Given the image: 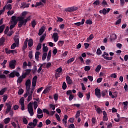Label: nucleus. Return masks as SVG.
I'll return each instance as SVG.
<instances>
[{
  "instance_id": "40",
  "label": "nucleus",
  "mask_w": 128,
  "mask_h": 128,
  "mask_svg": "<svg viewBox=\"0 0 128 128\" xmlns=\"http://www.w3.org/2000/svg\"><path fill=\"white\" fill-rule=\"evenodd\" d=\"M25 71H26L25 74L27 76H28V74H30V72H32V70L26 69L25 70Z\"/></svg>"
},
{
  "instance_id": "35",
  "label": "nucleus",
  "mask_w": 128,
  "mask_h": 128,
  "mask_svg": "<svg viewBox=\"0 0 128 128\" xmlns=\"http://www.w3.org/2000/svg\"><path fill=\"white\" fill-rule=\"evenodd\" d=\"M5 26H6L4 24L0 26V34H2V32H4V30Z\"/></svg>"
},
{
  "instance_id": "50",
  "label": "nucleus",
  "mask_w": 128,
  "mask_h": 128,
  "mask_svg": "<svg viewBox=\"0 0 128 128\" xmlns=\"http://www.w3.org/2000/svg\"><path fill=\"white\" fill-rule=\"evenodd\" d=\"M48 46L42 48L43 52H48Z\"/></svg>"
},
{
  "instance_id": "64",
  "label": "nucleus",
  "mask_w": 128,
  "mask_h": 128,
  "mask_svg": "<svg viewBox=\"0 0 128 128\" xmlns=\"http://www.w3.org/2000/svg\"><path fill=\"white\" fill-rule=\"evenodd\" d=\"M62 72V68L60 67L59 68H57L56 70V72Z\"/></svg>"
},
{
  "instance_id": "8",
  "label": "nucleus",
  "mask_w": 128,
  "mask_h": 128,
  "mask_svg": "<svg viewBox=\"0 0 128 128\" xmlns=\"http://www.w3.org/2000/svg\"><path fill=\"white\" fill-rule=\"evenodd\" d=\"M58 34L56 32H54L53 34L52 38H54V42H58Z\"/></svg>"
},
{
  "instance_id": "62",
  "label": "nucleus",
  "mask_w": 128,
  "mask_h": 128,
  "mask_svg": "<svg viewBox=\"0 0 128 128\" xmlns=\"http://www.w3.org/2000/svg\"><path fill=\"white\" fill-rule=\"evenodd\" d=\"M50 66H52V63L50 62H48L46 64V68H50Z\"/></svg>"
},
{
  "instance_id": "13",
  "label": "nucleus",
  "mask_w": 128,
  "mask_h": 128,
  "mask_svg": "<svg viewBox=\"0 0 128 128\" xmlns=\"http://www.w3.org/2000/svg\"><path fill=\"white\" fill-rule=\"evenodd\" d=\"M116 34H113L110 36V42H114L116 40Z\"/></svg>"
},
{
  "instance_id": "14",
  "label": "nucleus",
  "mask_w": 128,
  "mask_h": 128,
  "mask_svg": "<svg viewBox=\"0 0 128 128\" xmlns=\"http://www.w3.org/2000/svg\"><path fill=\"white\" fill-rule=\"evenodd\" d=\"M4 42H6V38L2 37L0 38V46H4Z\"/></svg>"
},
{
  "instance_id": "38",
  "label": "nucleus",
  "mask_w": 128,
  "mask_h": 128,
  "mask_svg": "<svg viewBox=\"0 0 128 128\" xmlns=\"http://www.w3.org/2000/svg\"><path fill=\"white\" fill-rule=\"evenodd\" d=\"M12 8V4H8L6 6V10H10Z\"/></svg>"
},
{
  "instance_id": "42",
  "label": "nucleus",
  "mask_w": 128,
  "mask_h": 128,
  "mask_svg": "<svg viewBox=\"0 0 128 128\" xmlns=\"http://www.w3.org/2000/svg\"><path fill=\"white\" fill-rule=\"evenodd\" d=\"M18 22L24 21V16L18 18Z\"/></svg>"
},
{
  "instance_id": "28",
  "label": "nucleus",
  "mask_w": 128,
  "mask_h": 128,
  "mask_svg": "<svg viewBox=\"0 0 128 128\" xmlns=\"http://www.w3.org/2000/svg\"><path fill=\"white\" fill-rule=\"evenodd\" d=\"M66 88H68V86H66V82H63L62 85V90H66Z\"/></svg>"
},
{
  "instance_id": "18",
  "label": "nucleus",
  "mask_w": 128,
  "mask_h": 128,
  "mask_svg": "<svg viewBox=\"0 0 128 128\" xmlns=\"http://www.w3.org/2000/svg\"><path fill=\"white\" fill-rule=\"evenodd\" d=\"M46 36V34H44L40 36V42H42L44 40Z\"/></svg>"
},
{
  "instance_id": "30",
  "label": "nucleus",
  "mask_w": 128,
  "mask_h": 128,
  "mask_svg": "<svg viewBox=\"0 0 128 128\" xmlns=\"http://www.w3.org/2000/svg\"><path fill=\"white\" fill-rule=\"evenodd\" d=\"M64 40H59L58 42V46H64Z\"/></svg>"
},
{
  "instance_id": "24",
  "label": "nucleus",
  "mask_w": 128,
  "mask_h": 128,
  "mask_svg": "<svg viewBox=\"0 0 128 128\" xmlns=\"http://www.w3.org/2000/svg\"><path fill=\"white\" fill-rule=\"evenodd\" d=\"M32 82H30V79H28L26 82L25 86H30Z\"/></svg>"
},
{
  "instance_id": "27",
  "label": "nucleus",
  "mask_w": 128,
  "mask_h": 128,
  "mask_svg": "<svg viewBox=\"0 0 128 128\" xmlns=\"http://www.w3.org/2000/svg\"><path fill=\"white\" fill-rule=\"evenodd\" d=\"M22 80H24V78H22V76H20V77L18 78V79L17 80V82L18 84H22Z\"/></svg>"
},
{
  "instance_id": "52",
  "label": "nucleus",
  "mask_w": 128,
  "mask_h": 128,
  "mask_svg": "<svg viewBox=\"0 0 128 128\" xmlns=\"http://www.w3.org/2000/svg\"><path fill=\"white\" fill-rule=\"evenodd\" d=\"M0 78H6V75L2 74V71H0Z\"/></svg>"
},
{
  "instance_id": "11",
  "label": "nucleus",
  "mask_w": 128,
  "mask_h": 128,
  "mask_svg": "<svg viewBox=\"0 0 128 128\" xmlns=\"http://www.w3.org/2000/svg\"><path fill=\"white\" fill-rule=\"evenodd\" d=\"M26 23L25 21H19L18 23V28H22L23 26H26Z\"/></svg>"
},
{
  "instance_id": "51",
  "label": "nucleus",
  "mask_w": 128,
  "mask_h": 128,
  "mask_svg": "<svg viewBox=\"0 0 128 128\" xmlns=\"http://www.w3.org/2000/svg\"><path fill=\"white\" fill-rule=\"evenodd\" d=\"M96 54H98V55H100V54H102V50H100V48H98L97 49Z\"/></svg>"
},
{
  "instance_id": "7",
  "label": "nucleus",
  "mask_w": 128,
  "mask_h": 128,
  "mask_svg": "<svg viewBox=\"0 0 128 128\" xmlns=\"http://www.w3.org/2000/svg\"><path fill=\"white\" fill-rule=\"evenodd\" d=\"M38 120L34 119L33 120V122H30L28 123V126H36V124H38Z\"/></svg>"
},
{
  "instance_id": "16",
  "label": "nucleus",
  "mask_w": 128,
  "mask_h": 128,
  "mask_svg": "<svg viewBox=\"0 0 128 128\" xmlns=\"http://www.w3.org/2000/svg\"><path fill=\"white\" fill-rule=\"evenodd\" d=\"M40 52H36L35 53V58L36 60L38 61V58H40Z\"/></svg>"
},
{
  "instance_id": "1",
  "label": "nucleus",
  "mask_w": 128,
  "mask_h": 128,
  "mask_svg": "<svg viewBox=\"0 0 128 128\" xmlns=\"http://www.w3.org/2000/svg\"><path fill=\"white\" fill-rule=\"evenodd\" d=\"M18 24V20H16V16H13L11 18V24L10 27V30H12Z\"/></svg>"
},
{
  "instance_id": "29",
  "label": "nucleus",
  "mask_w": 128,
  "mask_h": 128,
  "mask_svg": "<svg viewBox=\"0 0 128 128\" xmlns=\"http://www.w3.org/2000/svg\"><path fill=\"white\" fill-rule=\"evenodd\" d=\"M102 68V66L100 64H99L97 66L96 69L95 70V71L96 72H98L100 70V69Z\"/></svg>"
},
{
  "instance_id": "48",
  "label": "nucleus",
  "mask_w": 128,
  "mask_h": 128,
  "mask_svg": "<svg viewBox=\"0 0 128 128\" xmlns=\"http://www.w3.org/2000/svg\"><path fill=\"white\" fill-rule=\"evenodd\" d=\"M14 14V10H11L10 12V10H8L7 12L8 16H12V14Z\"/></svg>"
},
{
  "instance_id": "3",
  "label": "nucleus",
  "mask_w": 128,
  "mask_h": 128,
  "mask_svg": "<svg viewBox=\"0 0 128 128\" xmlns=\"http://www.w3.org/2000/svg\"><path fill=\"white\" fill-rule=\"evenodd\" d=\"M20 76V72H18L16 70H14L9 74V78H14L15 76H17L18 78Z\"/></svg>"
},
{
  "instance_id": "19",
  "label": "nucleus",
  "mask_w": 128,
  "mask_h": 128,
  "mask_svg": "<svg viewBox=\"0 0 128 128\" xmlns=\"http://www.w3.org/2000/svg\"><path fill=\"white\" fill-rule=\"evenodd\" d=\"M68 115L65 114L64 116V118L62 119L63 122H64L65 124H66L68 122Z\"/></svg>"
},
{
  "instance_id": "6",
  "label": "nucleus",
  "mask_w": 128,
  "mask_h": 128,
  "mask_svg": "<svg viewBox=\"0 0 128 128\" xmlns=\"http://www.w3.org/2000/svg\"><path fill=\"white\" fill-rule=\"evenodd\" d=\"M110 8H108L106 10V8H104L102 10H100L99 11L100 14H102L104 16H106V14H108L110 11Z\"/></svg>"
},
{
  "instance_id": "37",
  "label": "nucleus",
  "mask_w": 128,
  "mask_h": 128,
  "mask_svg": "<svg viewBox=\"0 0 128 128\" xmlns=\"http://www.w3.org/2000/svg\"><path fill=\"white\" fill-rule=\"evenodd\" d=\"M24 90H23L22 88H20L18 90V94L19 96H22V94H24Z\"/></svg>"
},
{
  "instance_id": "17",
  "label": "nucleus",
  "mask_w": 128,
  "mask_h": 128,
  "mask_svg": "<svg viewBox=\"0 0 128 128\" xmlns=\"http://www.w3.org/2000/svg\"><path fill=\"white\" fill-rule=\"evenodd\" d=\"M5 52L7 54H14V50H8V48H5Z\"/></svg>"
},
{
  "instance_id": "22",
  "label": "nucleus",
  "mask_w": 128,
  "mask_h": 128,
  "mask_svg": "<svg viewBox=\"0 0 128 128\" xmlns=\"http://www.w3.org/2000/svg\"><path fill=\"white\" fill-rule=\"evenodd\" d=\"M6 90H8V88H2V90H0V96H2V94H4V92H6Z\"/></svg>"
},
{
  "instance_id": "56",
  "label": "nucleus",
  "mask_w": 128,
  "mask_h": 128,
  "mask_svg": "<svg viewBox=\"0 0 128 128\" xmlns=\"http://www.w3.org/2000/svg\"><path fill=\"white\" fill-rule=\"evenodd\" d=\"M86 24H92V21L88 20H86Z\"/></svg>"
},
{
  "instance_id": "36",
  "label": "nucleus",
  "mask_w": 128,
  "mask_h": 128,
  "mask_svg": "<svg viewBox=\"0 0 128 128\" xmlns=\"http://www.w3.org/2000/svg\"><path fill=\"white\" fill-rule=\"evenodd\" d=\"M22 122H23V124H28V120L26 119V118L24 117L22 118Z\"/></svg>"
},
{
  "instance_id": "23",
  "label": "nucleus",
  "mask_w": 128,
  "mask_h": 128,
  "mask_svg": "<svg viewBox=\"0 0 128 128\" xmlns=\"http://www.w3.org/2000/svg\"><path fill=\"white\" fill-rule=\"evenodd\" d=\"M52 56V51L50 50L48 55L46 58V60L47 62H49L50 60V57Z\"/></svg>"
},
{
  "instance_id": "61",
  "label": "nucleus",
  "mask_w": 128,
  "mask_h": 128,
  "mask_svg": "<svg viewBox=\"0 0 128 128\" xmlns=\"http://www.w3.org/2000/svg\"><path fill=\"white\" fill-rule=\"evenodd\" d=\"M65 12H71L72 10V7L66 8L64 10Z\"/></svg>"
},
{
  "instance_id": "55",
  "label": "nucleus",
  "mask_w": 128,
  "mask_h": 128,
  "mask_svg": "<svg viewBox=\"0 0 128 128\" xmlns=\"http://www.w3.org/2000/svg\"><path fill=\"white\" fill-rule=\"evenodd\" d=\"M110 78H118V76L116 73L112 74H110Z\"/></svg>"
},
{
  "instance_id": "4",
  "label": "nucleus",
  "mask_w": 128,
  "mask_h": 128,
  "mask_svg": "<svg viewBox=\"0 0 128 128\" xmlns=\"http://www.w3.org/2000/svg\"><path fill=\"white\" fill-rule=\"evenodd\" d=\"M16 60H10L9 63V67L10 68L14 70V68H16Z\"/></svg>"
},
{
  "instance_id": "20",
  "label": "nucleus",
  "mask_w": 128,
  "mask_h": 128,
  "mask_svg": "<svg viewBox=\"0 0 128 128\" xmlns=\"http://www.w3.org/2000/svg\"><path fill=\"white\" fill-rule=\"evenodd\" d=\"M101 94L103 98H104L108 94V91L106 90H103L101 92Z\"/></svg>"
},
{
  "instance_id": "54",
  "label": "nucleus",
  "mask_w": 128,
  "mask_h": 128,
  "mask_svg": "<svg viewBox=\"0 0 128 128\" xmlns=\"http://www.w3.org/2000/svg\"><path fill=\"white\" fill-rule=\"evenodd\" d=\"M78 96L80 98H82L84 96V94L82 92H78Z\"/></svg>"
},
{
  "instance_id": "46",
  "label": "nucleus",
  "mask_w": 128,
  "mask_h": 128,
  "mask_svg": "<svg viewBox=\"0 0 128 128\" xmlns=\"http://www.w3.org/2000/svg\"><path fill=\"white\" fill-rule=\"evenodd\" d=\"M64 22V19L59 16H57V22Z\"/></svg>"
},
{
  "instance_id": "57",
  "label": "nucleus",
  "mask_w": 128,
  "mask_h": 128,
  "mask_svg": "<svg viewBox=\"0 0 128 128\" xmlns=\"http://www.w3.org/2000/svg\"><path fill=\"white\" fill-rule=\"evenodd\" d=\"M16 46V43H14L10 46L11 50H14Z\"/></svg>"
},
{
  "instance_id": "34",
  "label": "nucleus",
  "mask_w": 128,
  "mask_h": 128,
  "mask_svg": "<svg viewBox=\"0 0 128 128\" xmlns=\"http://www.w3.org/2000/svg\"><path fill=\"white\" fill-rule=\"evenodd\" d=\"M36 70H37L36 66H34L33 68V69L32 70V72L33 74H36Z\"/></svg>"
},
{
  "instance_id": "39",
  "label": "nucleus",
  "mask_w": 128,
  "mask_h": 128,
  "mask_svg": "<svg viewBox=\"0 0 128 128\" xmlns=\"http://www.w3.org/2000/svg\"><path fill=\"white\" fill-rule=\"evenodd\" d=\"M33 56H32V51H30L28 52V57L30 60H32Z\"/></svg>"
},
{
  "instance_id": "9",
  "label": "nucleus",
  "mask_w": 128,
  "mask_h": 128,
  "mask_svg": "<svg viewBox=\"0 0 128 128\" xmlns=\"http://www.w3.org/2000/svg\"><path fill=\"white\" fill-rule=\"evenodd\" d=\"M66 82L68 84H69V85L72 84V80L70 76H66Z\"/></svg>"
},
{
  "instance_id": "44",
  "label": "nucleus",
  "mask_w": 128,
  "mask_h": 128,
  "mask_svg": "<svg viewBox=\"0 0 128 128\" xmlns=\"http://www.w3.org/2000/svg\"><path fill=\"white\" fill-rule=\"evenodd\" d=\"M74 60V58H70L69 60H68L67 61V64H70V62H72Z\"/></svg>"
},
{
  "instance_id": "47",
  "label": "nucleus",
  "mask_w": 128,
  "mask_h": 128,
  "mask_svg": "<svg viewBox=\"0 0 128 128\" xmlns=\"http://www.w3.org/2000/svg\"><path fill=\"white\" fill-rule=\"evenodd\" d=\"M42 48V44L39 43L38 44V45L36 46V50H40Z\"/></svg>"
},
{
  "instance_id": "21",
  "label": "nucleus",
  "mask_w": 128,
  "mask_h": 128,
  "mask_svg": "<svg viewBox=\"0 0 128 128\" xmlns=\"http://www.w3.org/2000/svg\"><path fill=\"white\" fill-rule=\"evenodd\" d=\"M6 106H7V109L8 110H12V104H10V102H9L8 103H6Z\"/></svg>"
},
{
  "instance_id": "53",
  "label": "nucleus",
  "mask_w": 128,
  "mask_h": 128,
  "mask_svg": "<svg viewBox=\"0 0 128 128\" xmlns=\"http://www.w3.org/2000/svg\"><path fill=\"white\" fill-rule=\"evenodd\" d=\"M56 118L58 122H60V115L58 114H56Z\"/></svg>"
},
{
  "instance_id": "63",
  "label": "nucleus",
  "mask_w": 128,
  "mask_h": 128,
  "mask_svg": "<svg viewBox=\"0 0 128 128\" xmlns=\"http://www.w3.org/2000/svg\"><path fill=\"white\" fill-rule=\"evenodd\" d=\"M121 22H122V19L120 18L116 21V25L120 24Z\"/></svg>"
},
{
  "instance_id": "58",
  "label": "nucleus",
  "mask_w": 128,
  "mask_h": 128,
  "mask_svg": "<svg viewBox=\"0 0 128 128\" xmlns=\"http://www.w3.org/2000/svg\"><path fill=\"white\" fill-rule=\"evenodd\" d=\"M37 108H38V102H36V101H34V110H36Z\"/></svg>"
},
{
  "instance_id": "26",
  "label": "nucleus",
  "mask_w": 128,
  "mask_h": 128,
  "mask_svg": "<svg viewBox=\"0 0 128 128\" xmlns=\"http://www.w3.org/2000/svg\"><path fill=\"white\" fill-rule=\"evenodd\" d=\"M92 38H94V34H91L87 38V40H86L87 42H90V40H92Z\"/></svg>"
},
{
  "instance_id": "32",
  "label": "nucleus",
  "mask_w": 128,
  "mask_h": 128,
  "mask_svg": "<svg viewBox=\"0 0 128 128\" xmlns=\"http://www.w3.org/2000/svg\"><path fill=\"white\" fill-rule=\"evenodd\" d=\"M31 24L32 26V28H35L36 24V20H33L31 22Z\"/></svg>"
},
{
  "instance_id": "41",
  "label": "nucleus",
  "mask_w": 128,
  "mask_h": 128,
  "mask_svg": "<svg viewBox=\"0 0 128 128\" xmlns=\"http://www.w3.org/2000/svg\"><path fill=\"white\" fill-rule=\"evenodd\" d=\"M46 56H48L47 53H44L42 56V60H46Z\"/></svg>"
},
{
  "instance_id": "60",
  "label": "nucleus",
  "mask_w": 128,
  "mask_h": 128,
  "mask_svg": "<svg viewBox=\"0 0 128 128\" xmlns=\"http://www.w3.org/2000/svg\"><path fill=\"white\" fill-rule=\"evenodd\" d=\"M52 122L50 121V119H47L46 120V126H48V124H50Z\"/></svg>"
},
{
  "instance_id": "45",
  "label": "nucleus",
  "mask_w": 128,
  "mask_h": 128,
  "mask_svg": "<svg viewBox=\"0 0 128 128\" xmlns=\"http://www.w3.org/2000/svg\"><path fill=\"white\" fill-rule=\"evenodd\" d=\"M37 114H42V110L38 108Z\"/></svg>"
},
{
  "instance_id": "10",
  "label": "nucleus",
  "mask_w": 128,
  "mask_h": 128,
  "mask_svg": "<svg viewBox=\"0 0 128 128\" xmlns=\"http://www.w3.org/2000/svg\"><path fill=\"white\" fill-rule=\"evenodd\" d=\"M103 120L104 122H108V114L106 111H103Z\"/></svg>"
},
{
  "instance_id": "2",
  "label": "nucleus",
  "mask_w": 128,
  "mask_h": 128,
  "mask_svg": "<svg viewBox=\"0 0 128 128\" xmlns=\"http://www.w3.org/2000/svg\"><path fill=\"white\" fill-rule=\"evenodd\" d=\"M28 112L30 116H34V108H32V102H30L28 105Z\"/></svg>"
},
{
  "instance_id": "25",
  "label": "nucleus",
  "mask_w": 128,
  "mask_h": 128,
  "mask_svg": "<svg viewBox=\"0 0 128 128\" xmlns=\"http://www.w3.org/2000/svg\"><path fill=\"white\" fill-rule=\"evenodd\" d=\"M14 44H16L17 47L18 46V44H20V39L18 38H14Z\"/></svg>"
},
{
  "instance_id": "43",
  "label": "nucleus",
  "mask_w": 128,
  "mask_h": 128,
  "mask_svg": "<svg viewBox=\"0 0 128 128\" xmlns=\"http://www.w3.org/2000/svg\"><path fill=\"white\" fill-rule=\"evenodd\" d=\"M10 118H6L4 120V124H8V122H10Z\"/></svg>"
},
{
  "instance_id": "59",
  "label": "nucleus",
  "mask_w": 128,
  "mask_h": 128,
  "mask_svg": "<svg viewBox=\"0 0 128 128\" xmlns=\"http://www.w3.org/2000/svg\"><path fill=\"white\" fill-rule=\"evenodd\" d=\"M84 70L85 72H88V70H90V66H86Z\"/></svg>"
},
{
  "instance_id": "15",
  "label": "nucleus",
  "mask_w": 128,
  "mask_h": 128,
  "mask_svg": "<svg viewBox=\"0 0 128 128\" xmlns=\"http://www.w3.org/2000/svg\"><path fill=\"white\" fill-rule=\"evenodd\" d=\"M32 46H34V40H32V39L30 38L28 42V46H29V48H32Z\"/></svg>"
},
{
  "instance_id": "49",
  "label": "nucleus",
  "mask_w": 128,
  "mask_h": 128,
  "mask_svg": "<svg viewBox=\"0 0 128 128\" xmlns=\"http://www.w3.org/2000/svg\"><path fill=\"white\" fill-rule=\"evenodd\" d=\"M42 2H36L35 5V7L37 8V6H42Z\"/></svg>"
},
{
  "instance_id": "5",
  "label": "nucleus",
  "mask_w": 128,
  "mask_h": 128,
  "mask_svg": "<svg viewBox=\"0 0 128 128\" xmlns=\"http://www.w3.org/2000/svg\"><path fill=\"white\" fill-rule=\"evenodd\" d=\"M95 92V96L98 98H102V94L100 92V89L98 88H96L94 90Z\"/></svg>"
},
{
  "instance_id": "33",
  "label": "nucleus",
  "mask_w": 128,
  "mask_h": 128,
  "mask_svg": "<svg viewBox=\"0 0 128 128\" xmlns=\"http://www.w3.org/2000/svg\"><path fill=\"white\" fill-rule=\"evenodd\" d=\"M20 104H24V97L20 98Z\"/></svg>"
},
{
  "instance_id": "31",
  "label": "nucleus",
  "mask_w": 128,
  "mask_h": 128,
  "mask_svg": "<svg viewBox=\"0 0 128 128\" xmlns=\"http://www.w3.org/2000/svg\"><path fill=\"white\" fill-rule=\"evenodd\" d=\"M32 100V94H29L27 100L28 102H30Z\"/></svg>"
},
{
  "instance_id": "12",
  "label": "nucleus",
  "mask_w": 128,
  "mask_h": 128,
  "mask_svg": "<svg viewBox=\"0 0 128 128\" xmlns=\"http://www.w3.org/2000/svg\"><path fill=\"white\" fill-rule=\"evenodd\" d=\"M44 26H42L41 28L39 30V32L38 33V36H42V34H44Z\"/></svg>"
}]
</instances>
